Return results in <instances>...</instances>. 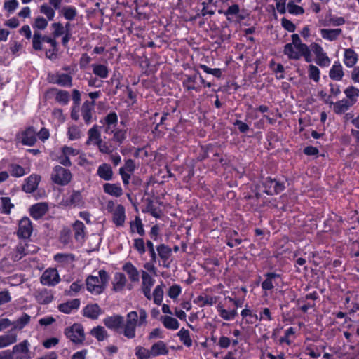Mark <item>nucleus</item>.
I'll return each instance as SVG.
<instances>
[{"instance_id": "nucleus-1", "label": "nucleus", "mask_w": 359, "mask_h": 359, "mask_svg": "<svg viewBox=\"0 0 359 359\" xmlns=\"http://www.w3.org/2000/svg\"><path fill=\"white\" fill-rule=\"evenodd\" d=\"M147 313L144 309H140L138 313L135 311L127 313L126 320L123 316L116 314L107 316L103 320L104 325L110 330L119 332L126 338L131 339L136 336V327L147 324Z\"/></svg>"}, {"instance_id": "nucleus-2", "label": "nucleus", "mask_w": 359, "mask_h": 359, "mask_svg": "<svg viewBox=\"0 0 359 359\" xmlns=\"http://www.w3.org/2000/svg\"><path fill=\"white\" fill-rule=\"evenodd\" d=\"M99 276H89L86 279L87 290L92 294H101L109 281V277L104 270L98 272Z\"/></svg>"}, {"instance_id": "nucleus-3", "label": "nucleus", "mask_w": 359, "mask_h": 359, "mask_svg": "<svg viewBox=\"0 0 359 359\" xmlns=\"http://www.w3.org/2000/svg\"><path fill=\"white\" fill-rule=\"evenodd\" d=\"M72 177V175L69 170L60 165L54 167L51 174L53 182L62 186L67 185L71 181Z\"/></svg>"}, {"instance_id": "nucleus-4", "label": "nucleus", "mask_w": 359, "mask_h": 359, "mask_svg": "<svg viewBox=\"0 0 359 359\" xmlns=\"http://www.w3.org/2000/svg\"><path fill=\"white\" fill-rule=\"evenodd\" d=\"M65 334L68 339L75 344L82 343L85 339L83 327L78 323L67 327L65 331Z\"/></svg>"}, {"instance_id": "nucleus-5", "label": "nucleus", "mask_w": 359, "mask_h": 359, "mask_svg": "<svg viewBox=\"0 0 359 359\" xmlns=\"http://www.w3.org/2000/svg\"><path fill=\"white\" fill-rule=\"evenodd\" d=\"M102 124L104 132L106 134H112L117 128L116 126L118 123V118L115 112L109 113L105 117L100 121Z\"/></svg>"}, {"instance_id": "nucleus-6", "label": "nucleus", "mask_w": 359, "mask_h": 359, "mask_svg": "<svg viewBox=\"0 0 359 359\" xmlns=\"http://www.w3.org/2000/svg\"><path fill=\"white\" fill-rule=\"evenodd\" d=\"M60 280V276L55 269H48L42 274L40 281L44 285L53 286Z\"/></svg>"}, {"instance_id": "nucleus-7", "label": "nucleus", "mask_w": 359, "mask_h": 359, "mask_svg": "<svg viewBox=\"0 0 359 359\" xmlns=\"http://www.w3.org/2000/svg\"><path fill=\"white\" fill-rule=\"evenodd\" d=\"M141 290L145 297L150 300L152 298L151 289L154 285V279L145 271H142Z\"/></svg>"}, {"instance_id": "nucleus-8", "label": "nucleus", "mask_w": 359, "mask_h": 359, "mask_svg": "<svg viewBox=\"0 0 359 359\" xmlns=\"http://www.w3.org/2000/svg\"><path fill=\"white\" fill-rule=\"evenodd\" d=\"M264 187V191L268 195L278 194L284 189V185L282 183L267 177L263 182Z\"/></svg>"}, {"instance_id": "nucleus-9", "label": "nucleus", "mask_w": 359, "mask_h": 359, "mask_svg": "<svg viewBox=\"0 0 359 359\" xmlns=\"http://www.w3.org/2000/svg\"><path fill=\"white\" fill-rule=\"evenodd\" d=\"M33 227L31 220L25 217L20 220L18 224V236L22 238H28L32 233Z\"/></svg>"}, {"instance_id": "nucleus-10", "label": "nucleus", "mask_w": 359, "mask_h": 359, "mask_svg": "<svg viewBox=\"0 0 359 359\" xmlns=\"http://www.w3.org/2000/svg\"><path fill=\"white\" fill-rule=\"evenodd\" d=\"M135 162L132 159H128L126 161L124 166L121 167L119 169V174L121 176L123 183L125 185H127L129 184L131 174L135 170Z\"/></svg>"}, {"instance_id": "nucleus-11", "label": "nucleus", "mask_w": 359, "mask_h": 359, "mask_svg": "<svg viewBox=\"0 0 359 359\" xmlns=\"http://www.w3.org/2000/svg\"><path fill=\"white\" fill-rule=\"evenodd\" d=\"M291 38L292 43H290L292 44V46H294L296 50H299L304 54L306 53L307 56L306 58V62H311L312 60L311 54L310 53V49L309 46L306 44L302 43L299 36L297 34H293Z\"/></svg>"}, {"instance_id": "nucleus-12", "label": "nucleus", "mask_w": 359, "mask_h": 359, "mask_svg": "<svg viewBox=\"0 0 359 359\" xmlns=\"http://www.w3.org/2000/svg\"><path fill=\"white\" fill-rule=\"evenodd\" d=\"M36 131L34 127H29L20 135V142L23 145L33 146L36 142Z\"/></svg>"}, {"instance_id": "nucleus-13", "label": "nucleus", "mask_w": 359, "mask_h": 359, "mask_svg": "<svg viewBox=\"0 0 359 359\" xmlns=\"http://www.w3.org/2000/svg\"><path fill=\"white\" fill-rule=\"evenodd\" d=\"M48 210V205L46 203L41 202L32 205L29 208L30 215L37 219L46 215Z\"/></svg>"}, {"instance_id": "nucleus-14", "label": "nucleus", "mask_w": 359, "mask_h": 359, "mask_svg": "<svg viewBox=\"0 0 359 359\" xmlns=\"http://www.w3.org/2000/svg\"><path fill=\"white\" fill-rule=\"evenodd\" d=\"M101 135L98 130V126L94 125L88 131V140L86 142V145L97 146L102 141Z\"/></svg>"}, {"instance_id": "nucleus-15", "label": "nucleus", "mask_w": 359, "mask_h": 359, "mask_svg": "<svg viewBox=\"0 0 359 359\" xmlns=\"http://www.w3.org/2000/svg\"><path fill=\"white\" fill-rule=\"evenodd\" d=\"M41 180V177L37 175H32L25 180V183L22 185V190L26 193H32L38 187Z\"/></svg>"}, {"instance_id": "nucleus-16", "label": "nucleus", "mask_w": 359, "mask_h": 359, "mask_svg": "<svg viewBox=\"0 0 359 359\" xmlns=\"http://www.w3.org/2000/svg\"><path fill=\"white\" fill-rule=\"evenodd\" d=\"M97 175L103 180L110 181L113 179L114 172L109 164L103 163L98 166Z\"/></svg>"}, {"instance_id": "nucleus-17", "label": "nucleus", "mask_w": 359, "mask_h": 359, "mask_svg": "<svg viewBox=\"0 0 359 359\" xmlns=\"http://www.w3.org/2000/svg\"><path fill=\"white\" fill-rule=\"evenodd\" d=\"M168 353L169 349L166 344L163 341H158L150 348V353H151L154 358L159 355H165L168 354Z\"/></svg>"}, {"instance_id": "nucleus-18", "label": "nucleus", "mask_w": 359, "mask_h": 359, "mask_svg": "<svg viewBox=\"0 0 359 359\" xmlns=\"http://www.w3.org/2000/svg\"><path fill=\"white\" fill-rule=\"evenodd\" d=\"M283 53L290 60H299L302 57H304L306 60V53H303L302 52L296 50L295 46L290 43H287L284 46Z\"/></svg>"}, {"instance_id": "nucleus-19", "label": "nucleus", "mask_w": 359, "mask_h": 359, "mask_svg": "<svg viewBox=\"0 0 359 359\" xmlns=\"http://www.w3.org/2000/svg\"><path fill=\"white\" fill-rule=\"evenodd\" d=\"M80 306V300L74 299L67 302L62 303L58 305V310L66 314L71 313L72 311L77 310Z\"/></svg>"}, {"instance_id": "nucleus-20", "label": "nucleus", "mask_w": 359, "mask_h": 359, "mask_svg": "<svg viewBox=\"0 0 359 359\" xmlns=\"http://www.w3.org/2000/svg\"><path fill=\"white\" fill-rule=\"evenodd\" d=\"M94 101H86L81 107V116L86 124H89L92 121L93 111L94 110Z\"/></svg>"}, {"instance_id": "nucleus-21", "label": "nucleus", "mask_w": 359, "mask_h": 359, "mask_svg": "<svg viewBox=\"0 0 359 359\" xmlns=\"http://www.w3.org/2000/svg\"><path fill=\"white\" fill-rule=\"evenodd\" d=\"M344 75V72L341 63L339 61L334 62L329 72L330 78L332 80L339 81L342 80Z\"/></svg>"}, {"instance_id": "nucleus-22", "label": "nucleus", "mask_w": 359, "mask_h": 359, "mask_svg": "<svg viewBox=\"0 0 359 359\" xmlns=\"http://www.w3.org/2000/svg\"><path fill=\"white\" fill-rule=\"evenodd\" d=\"M126 220L125 208L118 205L113 212V222L117 226H122Z\"/></svg>"}, {"instance_id": "nucleus-23", "label": "nucleus", "mask_w": 359, "mask_h": 359, "mask_svg": "<svg viewBox=\"0 0 359 359\" xmlns=\"http://www.w3.org/2000/svg\"><path fill=\"white\" fill-rule=\"evenodd\" d=\"M35 297L38 303L48 304L53 301V294L51 290L43 289L36 292Z\"/></svg>"}, {"instance_id": "nucleus-24", "label": "nucleus", "mask_w": 359, "mask_h": 359, "mask_svg": "<svg viewBox=\"0 0 359 359\" xmlns=\"http://www.w3.org/2000/svg\"><path fill=\"white\" fill-rule=\"evenodd\" d=\"M101 311L98 304H88L83 309V316L91 319H97Z\"/></svg>"}, {"instance_id": "nucleus-25", "label": "nucleus", "mask_w": 359, "mask_h": 359, "mask_svg": "<svg viewBox=\"0 0 359 359\" xmlns=\"http://www.w3.org/2000/svg\"><path fill=\"white\" fill-rule=\"evenodd\" d=\"M241 315L243 319L245 320V323L248 324H255L258 320H262L264 318L262 314H260V317L255 313H253L251 310L248 308H245L242 310Z\"/></svg>"}, {"instance_id": "nucleus-26", "label": "nucleus", "mask_w": 359, "mask_h": 359, "mask_svg": "<svg viewBox=\"0 0 359 359\" xmlns=\"http://www.w3.org/2000/svg\"><path fill=\"white\" fill-rule=\"evenodd\" d=\"M29 244H18L15 248V254L13 255L14 260H20L27 254L33 253L35 250H29Z\"/></svg>"}, {"instance_id": "nucleus-27", "label": "nucleus", "mask_w": 359, "mask_h": 359, "mask_svg": "<svg viewBox=\"0 0 359 359\" xmlns=\"http://www.w3.org/2000/svg\"><path fill=\"white\" fill-rule=\"evenodd\" d=\"M123 270L128 275L132 282H138L140 279L139 271L130 262H127L123 266Z\"/></svg>"}, {"instance_id": "nucleus-28", "label": "nucleus", "mask_w": 359, "mask_h": 359, "mask_svg": "<svg viewBox=\"0 0 359 359\" xmlns=\"http://www.w3.org/2000/svg\"><path fill=\"white\" fill-rule=\"evenodd\" d=\"M104 191L112 196L120 197L123 194L121 187L118 184L106 183L103 185Z\"/></svg>"}, {"instance_id": "nucleus-29", "label": "nucleus", "mask_w": 359, "mask_h": 359, "mask_svg": "<svg viewBox=\"0 0 359 359\" xmlns=\"http://www.w3.org/2000/svg\"><path fill=\"white\" fill-rule=\"evenodd\" d=\"M358 61V55L351 49L348 48L344 51V62L347 67H353Z\"/></svg>"}, {"instance_id": "nucleus-30", "label": "nucleus", "mask_w": 359, "mask_h": 359, "mask_svg": "<svg viewBox=\"0 0 359 359\" xmlns=\"http://www.w3.org/2000/svg\"><path fill=\"white\" fill-rule=\"evenodd\" d=\"M74 238L78 242H83L85 237V226L81 221L76 220L73 224Z\"/></svg>"}, {"instance_id": "nucleus-31", "label": "nucleus", "mask_w": 359, "mask_h": 359, "mask_svg": "<svg viewBox=\"0 0 359 359\" xmlns=\"http://www.w3.org/2000/svg\"><path fill=\"white\" fill-rule=\"evenodd\" d=\"M341 29H322L320 30L321 36L323 39L332 41L336 40L341 34Z\"/></svg>"}, {"instance_id": "nucleus-32", "label": "nucleus", "mask_w": 359, "mask_h": 359, "mask_svg": "<svg viewBox=\"0 0 359 359\" xmlns=\"http://www.w3.org/2000/svg\"><path fill=\"white\" fill-rule=\"evenodd\" d=\"M126 278L122 273H116L113 281L114 290L119 292L123 290L126 283Z\"/></svg>"}, {"instance_id": "nucleus-33", "label": "nucleus", "mask_w": 359, "mask_h": 359, "mask_svg": "<svg viewBox=\"0 0 359 359\" xmlns=\"http://www.w3.org/2000/svg\"><path fill=\"white\" fill-rule=\"evenodd\" d=\"M334 111L336 114H341L349 109L353 106V102H348L346 99L339 100L334 104Z\"/></svg>"}, {"instance_id": "nucleus-34", "label": "nucleus", "mask_w": 359, "mask_h": 359, "mask_svg": "<svg viewBox=\"0 0 359 359\" xmlns=\"http://www.w3.org/2000/svg\"><path fill=\"white\" fill-rule=\"evenodd\" d=\"M97 147L99 151L104 154H111L117 149V147L114 145L110 140L108 141L102 140Z\"/></svg>"}, {"instance_id": "nucleus-35", "label": "nucleus", "mask_w": 359, "mask_h": 359, "mask_svg": "<svg viewBox=\"0 0 359 359\" xmlns=\"http://www.w3.org/2000/svg\"><path fill=\"white\" fill-rule=\"evenodd\" d=\"M130 229L131 233L136 232L140 236H144L145 233L142 220L138 216L130 222Z\"/></svg>"}, {"instance_id": "nucleus-36", "label": "nucleus", "mask_w": 359, "mask_h": 359, "mask_svg": "<svg viewBox=\"0 0 359 359\" xmlns=\"http://www.w3.org/2000/svg\"><path fill=\"white\" fill-rule=\"evenodd\" d=\"M90 334L99 341H102L109 337L107 331L102 326L93 327L90 331Z\"/></svg>"}, {"instance_id": "nucleus-37", "label": "nucleus", "mask_w": 359, "mask_h": 359, "mask_svg": "<svg viewBox=\"0 0 359 359\" xmlns=\"http://www.w3.org/2000/svg\"><path fill=\"white\" fill-rule=\"evenodd\" d=\"M161 320L164 327L167 329L175 330H177L180 327L178 320L173 317L169 316H162L161 318Z\"/></svg>"}, {"instance_id": "nucleus-38", "label": "nucleus", "mask_w": 359, "mask_h": 359, "mask_svg": "<svg viewBox=\"0 0 359 359\" xmlns=\"http://www.w3.org/2000/svg\"><path fill=\"white\" fill-rule=\"evenodd\" d=\"M126 130L116 129L112 134L113 137L110 139L111 142L116 144L115 146H120L126 139Z\"/></svg>"}, {"instance_id": "nucleus-39", "label": "nucleus", "mask_w": 359, "mask_h": 359, "mask_svg": "<svg viewBox=\"0 0 359 359\" xmlns=\"http://www.w3.org/2000/svg\"><path fill=\"white\" fill-rule=\"evenodd\" d=\"M198 74H199V72H197L193 75L187 76L186 79L183 81V86L186 88L187 90H194L199 91V88L195 86Z\"/></svg>"}, {"instance_id": "nucleus-40", "label": "nucleus", "mask_w": 359, "mask_h": 359, "mask_svg": "<svg viewBox=\"0 0 359 359\" xmlns=\"http://www.w3.org/2000/svg\"><path fill=\"white\" fill-rule=\"evenodd\" d=\"M92 68L93 72L95 75L101 79L107 78L109 75V69L106 65L102 64H93Z\"/></svg>"}, {"instance_id": "nucleus-41", "label": "nucleus", "mask_w": 359, "mask_h": 359, "mask_svg": "<svg viewBox=\"0 0 359 359\" xmlns=\"http://www.w3.org/2000/svg\"><path fill=\"white\" fill-rule=\"evenodd\" d=\"M51 90L56 92L55 100L58 103L62 105H66L68 104L69 100V93L67 91L57 88H53Z\"/></svg>"}, {"instance_id": "nucleus-42", "label": "nucleus", "mask_w": 359, "mask_h": 359, "mask_svg": "<svg viewBox=\"0 0 359 359\" xmlns=\"http://www.w3.org/2000/svg\"><path fill=\"white\" fill-rule=\"evenodd\" d=\"M218 312L220 317L226 320H233L238 316L236 309L229 311L220 305H218Z\"/></svg>"}, {"instance_id": "nucleus-43", "label": "nucleus", "mask_w": 359, "mask_h": 359, "mask_svg": "<svg viewBox=\"0 0 359 359\" xmlns=\"http://www.w3.org/2000/svg\"><path fill=\"white\" fill-rule=\"evenodd\" d=\"M17 341V335L15 333L10 332L8 334L0 336V348L6 347Z\"/></svg>"}, {"instance_id": "nucleus-44", "label": "nucleus", "mask_w": 359, "mask_h": 359, "mask_svg": "<svg viewBox=\"0 0 359 359\" xmlns=\"http://www.w3.org/2000/svg\"><path fill=\"white\" fill-rule=\"evenodd\" d=\"M56 84L62 87H71L72 86V77L69 74L57 72Z\"/></svg>"}, {"instance_id": "nucleus-45", "label": "nucleus", "mask_w": 359, "mask_h": 359, "mask_svg": "<svg viewBox=\"0 0 359 359\" xmlns=\"http://www.w3.org/2000/svg\"><path fill=\"white\" fill-rule=\"evenodd\" d=\"M266 280L262 283V287L264 290H270L273 288V284L272 283L273 279L279 278L280 275L276 273H267L266 274Z\"/></svg>"}, {"instance_id": "nucleus-46", "label": "nucleus", "mask_w": 359, "mask_h": 359, "mask_svg": "<svg viewBox=\"0 0 359 359\" xmlns=\"http://www.w3.org/2000/svg\"><path fill=\"white\" fill-rule=\"evenodd\" d=\"M29 321L30 316L27 313H23L21 317L11 323V325H13V329L22 330L29 323Z\"/></svg>"}, {"instance_id": "nucleus-47", "label": "nucleus", "mask_w": 359, "mask_h": 359, "mask_svg": "<svg viewBox=\"0 0 359 359\" xmlns=\"http://www.w3.org/2000/svg\"><path fill=\"white\" fill-rule=\"evenodd\" d=\"M156 250L161 259H162L164 262L168 260L170 257L171 256V248L165 245V244L159 245L157 247Z\"/></svg>"}, {"instance_id": "nucleus-48", "label": "nucleus", "mask_w": 359, "mask_h": 359, "mask_svg": "<svg viewBox=\"0 0 359 359\" xmlns=\"http://www.w3.org/2000/svg\"><path fill=\"white\" fill-rule=\"evenodd\" d=\"M344 93L348 98V102H353V105L356 102L357 97H359V89L354 86H349L345 90Z\"/></svg>"}, {"instance_id": "nucleus-49", "label": "nucleus", "mask_w": 359, "mask_h": 359, "mask_svg": "<svg viewBox=\"0 0 359 359\" xmlns=\"http://www.w3.org/2000/svg\"><path fill=\"white\" fill-rule=\"evenodd\" d=\"M180 341L187 347H190L192 345V340L190 337L189 330L182 328L177 333Z\"/></svg>"}, {"instance_id": "nucleus-50", "label": "nucleus", "mask_w": 359, "mask_h": 359, "mask_svg": "<svg viewBox=\"0 0 359 359\" xmlns=\"http://www.w3.org/2000/svg\"><path fill=\"white\" fill-rule=\"evenodd\" d=\"M194 302L198 304L199 306L203 307L206 305H212L216 302V298L208 296H198Z\"/></svg>"}, {"instance_id": "nucleus-51", "label": "nucleus", "mask_w": 359, "mask_h": 359, "mask_svg": "<svg viewBox=\"0 0 359 359\" xmlns=\"http://www.w3.org/2000/svg\"><path fill=\"white\" fill-rule=\"evenodd\" d=\"M61 13L64 18L68 20H74L77 15L76 8L72 6H64L61 10Z\"/></svg>"}, {"instance_id": "nucleus-52", "label": "nucleus", "mask_w": 359, "mask_h": 359, "mask_svg": "<svg viewBox=\"0 0 359 359\" xmlns=\"http://www.w3.org/2000/svg\"><path fill=\"white\" fill-rule=\"evenodd\" d=\"M163 284L157 285L155 287L153 294H151L154 298V302L156 305H161L162 303L163 297Z\"/></svg>"}, {"instance_id": "nucleus-53", "label": "nucleus", "mask_w": 359, "mask_h": 359, "mask_svg": "<svg viewBox=\"0 0 359 359\" xmlns=\"http://www.w3.org/2000/svg\"><path fill=\"white\" fill-rule=\"evenodd\" d=\"M11 175L15 177H20L25 175V169L18 164L12 163L9 165Z\"/></svg>"}, {"instance_id": "nucleus-54", "label": "nucleus", "mask_w": 359, "mask_h": 359, "mask_svg": "<svg viewBox=\"0 0 359 359\" xmlns=\"http://www.w3.org/2000/svg\"><path fill=\"white\" fill-rule=\"evenodd\" d=\"M60 241L63 245H68L72 241V231L69 228H63L60 233Z\"/></svg>"}, {"instance_id": "nucleus-55", "label": "nucleus", "mask_w": 359, "mask_h": 359, "mask_svg": "<svg viewBox=\"0 0 359 359\" xmlns=\"http://www.w3.org/2000/svg\"><path fill=\"white\" fill-rule=\"evenodd\" d=\"M42 34L39 32H34L32 37V47L35 50H42L43 43Z\"/></svg>"}, {"instance_id": "nucleus-56", "label": "nucleus", "mask_w": 359, "mask_h": 359, "mask_svg": "<svg viewBox=\"0 0 359 359\" xmlns=\"http://www.w3.org/2000/svg\"><path fill=\"white\" fill-rule=\"evenodd\" d=\"M39 10L41 13L44 14L47 17L48 20H53L55 12L51 6H50L47 4H43L41 5Z\"/></svg>"}, {"instance_id": "nucleus-57", "label": "nucleus", "mask_w": 359, "mask_h": 359, "mask_svg": "<svg viewBox=\"0 0 359 359\" xmlns=\"http://www.w3.org/2000/svg\"><path fill=\"white\" fill-rule=\"evenodd\" d=\"M135 355L138 359H149L152 357L150 353V349H147L142 346H137L135 348Z\"/></svg>"}, {"instance_id": "nucleus-58", "label": "nucleus", "mask_w": 359, "mask_h": 359, "mask_svg": "<svg viewBox=\"0 0 359 359\" xmlns=\"http://www.w3.org/2000/svg\"><path fill=\"white\" fill-rule=\"evenodd\" d=\"M81 132L78 126H72L69 127L67 135L70 140H78L81 137Z\"/></svg>"}, {"instance_id": "nucleus-59", "label": "nucleus", "mask_w": 359, "mask_h": 359, "mask_svg": "<svg viewBox=\"0 0 359 359\" xmlns=\"http://www.w3.org/2000/svg\"><path fill=\"white\" fill-rule=\"evenodd\" d=\"M1 212L4 214H9L11 212V209L13 207V205L11 203V199L9 197H2L1 198Z\"/></svg>"}, {"instance_id": "nucleus-60", "label": "nucleus", "mask_w": 359, "mask_h": 359, "mask_svg": "<svg viewBox=\"0 0 359 359\" xmlns=\"http://www.w3.org/2000/svg\"><path fill=\"white\" fill-rule=\"evenodd\" d=\"M316 62L320 67H328L330 65V59L327 55L326 53L323 52L318 56L316 57Z\"/></svg>"}, {"instance_id": "nucleus-61", "label": "nucleus", "mask_w": 359, "mask_h": 359, "mask_svg": "<svg viewBox=\"0 0 359 359\" xmlns=\"http://www.w3.org/2000/svg\"><path fill=\"white\" fill-rule=\"evenodd\" d=\"M29 342L27 340H25L22 342L15 345L13 348V352L14 353H27L29 352Z\"/></svg>"}, {"instance_id": "nucleus-62", "label": "nucleus", "mask_w": 359, "mask_h": 359, "mask_svg": "<svg viewBox=\"0 0 359 359\" xmlns=\"http://www.w3.org/2000/svg\"><path fill=\"white\" fill-rule=\"evenodd\" d=\"M309 76L311 79H313L314 81L318 82L320 80L319 69L313 65H310L309 66Z\"/></svg>"}, {"instance_id": "nucleus-63", "label": "nucleus", "mask_w": 359, "mask_h": 359, "mask_svg": "<svg viewBox=\"0 0 359 359\" xmlns=\"http://www.w3.org/2000/svg\"><path fill=\"white\" fill-rule=\"evenodd\" d=\"M53 28V36L57 38L65 34L64 26L60 22H54L52 24Z\"/></svg>"}, {"instance_id": "nucleus-64", "label": "nucleus", "mask_w": 359, "mask_h": 359, "mask_svg": "<svg viewBox=\"0 0 359 359\" xmlns=\"http://www.w3.org/2000/svg\"><path fill=\"white\" fill-rule=\"evenodd\" d=\"M287 9L290 13L294 15H302L304 13V10L302 7L294 4L293 2H289L287 4Z\"/></svg>"}]
</instances>
